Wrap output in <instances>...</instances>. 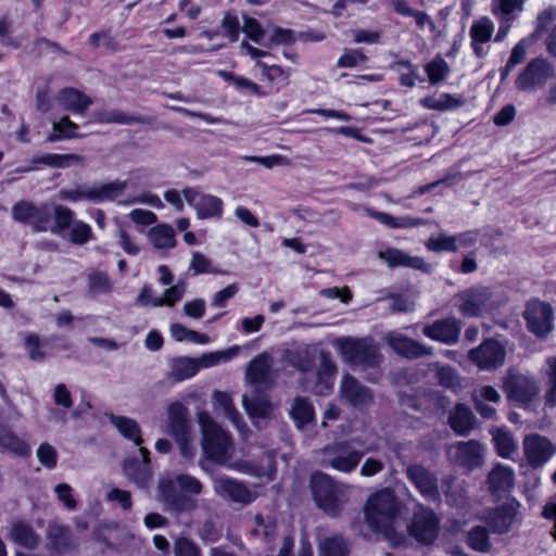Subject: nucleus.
<instances>
[{"label":"nucleus","instance_id":"f257e3e1","mask_svg":"<svg viewBox=\"0 0 556 556\" xmlns=\"http://www.w3.org/2000/svg\"><path fill=\"white\" fill-rule=\"evenodd\" d=\"M197 421L201 431V446L207 459L219 465L226 464L232 456L233 442L207 412H199Z\"/></svg>","mask_w":556,"mask_h":556},{"label":"nucleus","instance_id":"f03ea898","mask_svg":"<svg viewBox=\"0 0 556 556\" xmlns=\"http://www.w3.org/2000/svg\"><path fill=\"white\" fill-rule=\"evenodd\" d=\"M400 502L388 489L372 494L365 505V521L375 531L389 536L400 514Z\"/></svg>","mask_w":556,"mask_h":556},{"label":"nucleus","instance_id":"7ed1b4c3","mask_svg":"<svg viewBox=\"0 0 556 556\" xmlns=\"http://www.w3.org/2000/svg\"><path fill=\"white\" fill-rule=\"evenodd\" d=\"M333 346L338 349L345 363L362 367H374L380 362L377 345L368 338H339Z\"/></svg>","mask_w":556,"mask_h":556},{"label":"nucleus","instance_id":"20e7f679","mask_svg":"<svg viewBox=\"0 0 556 556\" xmlns=\"http://www.w3.org/2000/svg\"><path fill=\"white\" fill-rule=\"evenodd\" d=\"M311 488L317 506L325 513L337 516L341 511L346 502L345 491L336 485L329 476L321 472L313 475Z\"/></svg>","mask_w":556,"mask_h":556},{"label":"nucleus","instance_id":"39448f33","mask_svg":"<svg viewBox=\"0 0 556 556\" xmlns=\"http://www.w3.org/2000/svg\"><path fill=\"white\" fill-rule=\"evenodd\" d=\"M320 464L337 471L349 473L358 466L363 452L355 448L350 441L334 442L318 451Z\"/></svg>","mask_w":556,"mask_h":556},{"label":"nucleus","instance_id":"423d86ee","mask_svg":"<svg viewBox=\"0 0 556 556\" xmlns=\"http://www.w3.org/2000/svg\"><path fill=\"white\" fill-rule=\"evenodd\" d=\"M502 389L511 401L527 404L540 393V386L534 377L515 368H508L502 377Z\"/></svg>","mask_w":556,"mask_h":556},{"label":"nucleus","instance_id":"0eeeda50","mask_svg":"<svg viewBox=\"0 0 556 556\" xmlns=\"http://www.w3.org/2000/svg\"><path fill=\"white\" fill-rule=\"evenodd\" d=\"M11 215L15 222L31 227L35 232H46L52 218V207L47 203L20 200L12 206Z\"/></svg>","mask_w":556,"mask_h":556},{"label":"nucleus","instance_id":"6e6552de","mask_svg":"<svg viewBox=\"0 0 556 556\" xmlns=\"http://www.w3.org/2000/svg\"><path fill=\"white\" fill-rule=\"evenodd\" d=\"M554 76V66L545 59L531 60L516 78V88L522 92H536Z\"/></svg>","mask_w":556,"mask_h":556},{"label":"nucleus","instance_id":"1a4fd4ad","mask_svg":"<svg viewBox=\"0 0 556 556\" xmlns=\"http://www.w3.org/2000/svg\"><path fill=\"white\" fill-rule=\"evenodd\" d=\"M407 529L409 534L417 541L431 544L439 534L440 521L431 508L417 504Z\"/></svg>","mask_w":556,"mask_h":556},{"label":"nucleus","instance_id":"9d476101","mask_svg":"<svg viewBox=\"0 0 556 556\" xmlns=\"http://www.w3.org/2000/svg\"><path fill=\"white\" fill-rule=\"evenodd\" d=\"M175 481L169 478L159 480L156 486V500L163 504L166 511L180 514L191 511L197 507V503L187 494L177 492Z\"/></svg>","mask_w":556,"mask_h":556},{"label":"nucleus","instance_id":"9b49d317","mask_svg":"<svg viewBox=\"0 0 556 556\" xmlns=\"http://www.w3.org/2000/svg\"><path fill=\"white\" fill-rule=\"evenodd\" d=\"M523 454L533 469L545 465L556 453V446L544 435L527 434L522 440Z\"/></svg>","mask_w":556,"mask_h":556},{"label":"nucleus","instance_id":"f8f14e48","mask_svg":"<svg viewBox=\"0 0 556 556\" xmlns=\"http://www.w3.org/2000/svg\"><path fill=\"white\" fill-rule=\"evenodd\" d=\"M523 317L528 329L538 337H544L553 329V308L545 302L539 300L529 301Z\"/></svg>","mask_w":556,"mask_h":556},{"label":"nucleus","instance_id":"ddd939ff","mask_svg":"<svg viewBox=\"0 0 556 556\" xmlns=\"http://www.w3.org/2000/svg\"><path fill=\"white\" fill-rule=\"evenodd\" d=\"M404 473L425 500L440 501L438 478L428 468L420 464H410L405 468Z\"/></svg>","mask_w":556,"mask_h":556},{"label":"nucleus","instance_id":"4468645a","mask_svg":"<svg viewBox=\"0 0 556 556\" xmlns=\"http://www.w3.org/2000/svg\"><path fill=\"white\" fill-rule=\"evenodd\" d=\"M340 396L348 404L357 409H363L370 405L374 400L371 390L363 386L350 374L342 377L339 388Z\"/></svg>","mask_w":556,"mask_h":556},{"label":"nucleus","instance_id":"2eb2a0df","mask_svg":"<svg viewBox=\"0 0 556 556\" xmlns=\"http://www.w3.org/2000/svg\"><path fill=\"white\" fill-rule=\"evenodd\" d=\"M182 197L194 206L199 218H211L222 214L223 202L215 195L202 194L193 188H186L182 190Z\"/></svg>","mask_w":556,"mask_h":556},{"label":"nucleus","instance_id":"dca6fc26","mask_svg":"<svg viewBox=\"0 0 556 556\" xmlns=\"http://www.w3.org/2000/svg\"><path fill=\"white\" fill-rule=\"evenodd\" d=\"M387 343L392 348V350L407 358H418L425 355H431V349L426 348L419 342L400 333V332H389L386 336Z\"/></svg>","mask_w":556,"mask_h":556},{"label":"nucleus","instance_id":"f3484780","mask_svg":"<svg viewBox=\"0 0 556 556\" xmlns=\"http://www.w3.org/2000/svg\"><path fill=\"white\" fill-rule=\"evenodd\" d=\"M460 330V323L456 318H446L426 326L422 332L432 340L452 344L458 340Z\"/></svg>","mask_w":556,"mask_h":556},{"label":"nucleus","instance_id":"a211bd4d","mask_svg":"<svg viewBox=\"0 0 556 556\" xmlns=\"http://www.w3.org/2000/svg\"><path fill=\"white\" fill-rule=\"evenodd\" d=\"M167 429L166 432L174 435H182L192 431L188 418V407L181 402H172L166 407Z\"/></svg>","mask_w":556,"mask_h":556},{"label":"nucleus","instance_id":"6ab92c4d","mask_svg":"<svg viewBox=\"0 0 556 556\" xmlns=\"http://www.w3.org/2000/svg\"><path fill=\"white\" fill-rule=\"evenodd\" d=\"M517 507V502L508 501L489 514V532H507L516 519Z\"/></svg>","mask_w":556,"mask_h":556},{"label":"nucleus","instance_id":"aec40b11","mask_svg":"<svg viewBox=\"0 0 556 556\" xmlns=\"http://www.w3.org/2000/svg\"><path fill=\"white\" fill-rule=\"evenodd\" d=\"M213 407L215 413L220 414L225 418L229 419L239 432H243L247 429V425L236 409L229 393L223 391H214Z\"/></svg>","mask_w":556,"mask_h":556},{"label":"nucleus","instance_id":"412c9836","mask_svg":"<svg viewBox=\"0 0 556 556\" xmlns=\"http://www.w3.org/2000/svg\"><path fill=\"white\" fill-rule=\"evenodd\" d=\"M214 488L217 494L235 502L247 504L252 500L251 492L242 483L226 477L214 479Z\"/></svg>","mask_w":556,"mask_h":556},{"label":"nucleus","instance_id":"4be33fe9","mask_svg":"<svg viewBox=\"0 0 556 556\" xmlns=\"http://www.w3.org/2000/svg\"><path fill=\"white\" fill-rule=\"evenodd\" d=\"M460 301L459 311L465 316H478L486 302L484 288H472L457 294Z\"/></svg>","mask_w":556,"mask_h":556},{"label":"nucleus","instance_id":"5701e85b","mask_svg":"<svg viewBox=\"0 0 556 556\" xmlns=\"http://www.w3.org/2000/svg\"><path fill=\"white\" fill-rule=\"evenodd\" d=\"M106 417L123 438L132 441L136 445L143 443L141 427L136 419L112 413L106 414Z\"/></svg>","mask_w":556,"mask_h":556},{"label":"nucleus","instance_id":"b1692460","mask_svg":"<svg viewBox=\"0 0 556 556\" xmlns=\"http://www.w3.org/2000/svg\"><path fill=\"white\" fill-rule=\"evenodd\" d=\"M378 257L386 262L388 266L391 268L402 266L414 269H422L426 266V263L421 257L412 256L402 250L393 248H388L384 251H379Z\"/></svg>","mask_w":556,"mask_h":556},{"label":"nucleus","instance_id":"393cba45","mask_svg":"<svg viewBox=\"0 0 556 556\" xmlns=\"http://www.w3.org/2000/svg\"><path fill=\"white\" fill-rule=\"evenodd\" d=\"M58 102L63 110L72 111L77 114H84L92 104L91 98L74 88L61 90L58 96Z\"/></svg>","mask_w":556,"mask_h":556},{"label":"nucleus","instance_id":"a878e982","mask_svg":"<svg viewBox=\"0 0 556 556\" xmlns=\"http://www.w3.org/2000/svg\"><path fill=\"white\" fill-rule=\"evenodd\" d=\"M126 188L127 182L122 180L91 186L87 193V200L93 203L114 201L124 193Z\"/></svg>","mask_w":556,"mask_h":556},{"label":"nucleus","instance_id":"bb28decb","mask_svg":"<svg viewBox=\"0 0 556 556\" xmlns=\"http://www.w3.org/2000/svg\"><path fill=\"white\" fill-rule=\"evenodd\" d=\"M270 368V356L266 353L258 354L249 363L245 379L251 384L266 383L269 380Z\"/></svg>","mask_w":556,"mask_h":556},{"label":"nucleus","instance_id":"cd10ccee","mask_svg":"<svg viewBox=\"0 0 556 556\" xmlns=\"http://www.w3.org/2000/svg\"><path fill=\"white\" fill-rule=\"evenodd\" d=\"M490 433L496 454L502 458H511L518 447L513 432L506 427H494Z\"/></svg>","mask_w":556,"mask_h":556},{"label":"nucleus","instance_id":"c85d7f7f","mask_svg":"<svg viewBox=\"0 0 556 556\" xmlns=\"http://www.w3.org/2000/svg\"><path fill=\"white\" fill-rule=\"evenodd\" d=\"M448 424L456 433L463 435L475 428L476 417L468 406L458 404L450 412Z\"/></svg>","mask_w":556,"mask_h":556},{"label":"nucleus","instance_id":"c756f323","mask_svg":"<svg viewBox=\"0 0 556 556\" xmlns=\"http://www.w3.org/2000/svg\"><path fill=\"white\" fill-rule=\"evenodd\" d=\"M94 121L98 123H102V124H122V125L144 124V125H149L153 122V117H151V116H135V115H129L122 111L110 110V111L96 112Z\"/></svg>","mask_w":556,"mask_h":556},{"label":"nucleus","instance_id":"7c9ffc66","mask_svg":"<svg viewBox=\"0 0 556 556\" xmlns=\"http://www.w3.org/2000/svg\"><path fill=\"white\" fill-rule=\"evenodd\" d=\"M515 482V472L509 466L497 464L489 472V489L494 492H510Z\"/></svg>","mask_w":556,"mask_h":556},{"label":"nucleus","instance_id":"2f4dec72","mask_svg":"<svg viewBox=\"0 0 556 556\" xmlns=\"http://www.w3.org/2000/svg\"><path fill=\"white\" fill-rule=\"evenodd\" d=\"M123 472L139 488L147 486L152 477L150 465L143 464L135 457L126 458L123 462Z\"/></svg>","mask_w":556,"mask_h":556},{"label":"nucleus","instance_id":"473e14b6","mask_svg":"<svg viewBox=\"0 0 556 556\" xmlns=\"http://www.w3.org/2000/svg\"><path fill=\"white\" fill-rule=\"evenodd\" d=\"M47 538L58 552L67 551L76 545L71 529L58 522L48 526Z\"/></svg>","mask_w":556,"mask_h":556},{"label":"nucleus","instance_id":"72a5a7b5","mask_svg":"<svg viewBox=\"0 0 556 556\" xmlns=\"http://www.w3.org/2000/svg\"><path fill=\"white\" fill-rule=\"evenodd\" d=\"M242 404L251 418H267L274 412V405L266 395L254 393L251 396L243 395Z\"/></svg>","mask_w":556,"mask_h":556},{"label":"nucleus","instance_id":"f704fd0d","mask_svg":"<svg viewBox=\"0 0 556 556\" xmlns=\"http://www.w3.org/2000/svg\"><path fill=\"white\" fill-rule=\"evenodd\" d=\"M420 104L428 110L450 111L463 106L464 100L462 97L442 92L422 98Z\"/></svg>","mask_w":556,"mask_h":556},{"label":"nucleus","instance_id":"c9c22d12","mask_svg":"<svg viewBox=\"0 0 556 556\" xmlns=\"http://www.w3.org/2000/svg\"><path fill=\"white\" fill-rule=\"evenodd\" d=\"M10 539L28 549L36 548L40 542V536L34 531L33 527L22 521L13 522Z\"/></svg>","mask_w":556,"mask_h":556},{"label":"nucleus","instance_id":"e433bc0d","mask_svg":"<svg viewBox=\"0 0 556 556\" xmlns=\"http://www.w3.org/2000/svg\"><path fill=\"white\" fill-rule=\"evenodd\" d=\"M198 371L199 366L195 358L177 357L170 363L168 379L173 382L182 381L193 377Z\"/></svg>","mask_w":556,"mask_h":556},{"label":"nucleus","instance_id":"4c0bfd02","mask_svg":"<svg viewBox=\"0 0 556 556\" xmlns=\"http://www.w3.org/2000/svg\"><path fill=\"white\" fill-rule=\"evenodd\" d=\"M0 451L24 457L29 455L30 447L10 429L0 428Z\"/></svg>","mask_w":556,"mask_h":556},{"label":"nucleus","instance_id":"58836bf2","mask_svg":"<svg viewBox=\"0 0 556 556\" xmlns=\"http://www.w3.org/2000/svg\"><path fill=\"white\" fill-rule=\"evenodd\" d=\"M290 415L296 428L302 429L305 425L314 420L315 412L312 403L307 399L298 396L291 403Z\"/></svg>","mask_w":556,"mask_h":556},{"label":"nucleus","instance_id":"ea45409f","mask_svg":"<svg viewBox=\"0 0 556 556\" xmlns=\"http://www.w3.org/2000/svg\"><path fill=\"white\" fill-rule=\"evenodd\" d=\"M337 366L329 358V356L321 352L320 353V363L317 369V387L321 389L318 390L320 394H327L332 389V379L336 375Z\"/></svg>","mask_w":556,"mask_h":556},{"label":"nucleus","instance_id":"a19ab883","mask_svg":"<svg viewBox=\"0 0 556 556\" xmlns=\"http://www.w3.org/2000/svg\"><path fill=\"white\" fill-rule=\"evenodd\" d=\"M33 162L36 164H45L51 167L65 168L73 165H81L85 163V157L78 154H53L48 153L40 156H35Z\"/></svg>","mask_w":556,"mask_h":556},{"label":"nucleus","instance_id":"79ce46f5","mask_svg":"<svg viewBox=\"0 0 556 556\" xmlns=\"http://www.w3.org/2000/svg\"><path fill=\"white\" fill-rule=\"evenodd\" d=\"M148 239L155 249H172L176 245L173 227L162 224L148 231Z\"/></svg>","mask_w":556,"mask_h":556},{"label":"nucleus","instance_id":"37998d69","mask_svg":"<svg viewBox=\"0 0 556 556\" xmlns=\"http://www.w3.org/2000/svg\"><path fill=\"white\" fill-rule=\"evenodd\" d=\"M52 216L54 223L50 222L48 231L56 236H61L66 229H70L75 222L74 212L63 205H55L52 208Z\"/></svg>","mask_w":556,"mask_h":556},{"label":"nucleus","instance_id":"c03bdc74","mask_svg":"<svg viewBox=\"0 0 556 556\" xmlns=\"http://www.w3.org/2000/svg\"><path fill=\"white\" fill-rule=\"evenodd\" d=\"M425 72L430 84L438 85L448 76L451 68L447 62L441 55H438L425 65Z\"/></svg>","mask_w":556,"mask_h":556},{"label":"nucleus","instance_id":"a18cd8bd","mask_svg":"<svg viewBox=\"0 0 556 556\" xmlns=\"http://www.w3.org/2000/svg\"><path fill=\"white\" fill-rule=\"evenodd\" d=\"M187 290V282L184 280H179L176 285L167 288L163 295L157 298L155 302H153L154 307L160 306H174L177 302H179Z\"/></svg>","mask_w":556,"mask_h":556},{"label":"nucleus","instance_id":"49530a36","mask_svg":"<svg viewBox=\"0 0 556 556\" xmlns=\"http://www.w3.org/2000/svg\"><path fill=\"white\" fill-rule=\"evenodd\" d=\"M170 334L174 340L181 341H191L199 344H206L210 341V338L205 333H200L194 330L188 329L181 324H173L170 326Z\"/></svg>","mask_w":556,"mask_h":556},{"label":"nucleus","instance_id":"de8ad7c7","mask_svg":"<svg viewBox=\"0 0 556 556\" xmlns=\"http://www.w3.org/2000/svg\"><path fill=\"white\" fill-rule=\"evenodd\" d=\"M506 344L507 341L502 337L489 339V369L500 367L504 364Z\"/></svg>","mask_w":556,"mask_h":556},{"label":"nucleus","instance_id":"09e8293b","mask_svg":"<svg viewBox=\"0 0 556 556\" xmlns=\"http://www.w3.org/2000/svg\"><path fill=\"white\" fill-rule=\"evenodd\" d=\"M482 447L475 441L462 443L458 446V454L462 463L469 467H473L479 464L481 459Z\"/></svg>","mask_w":556,"mask_h":556},{"label":"nucleus","instance_id":"8fccbe9b","mask_svg":"<svg viewBox=\"0 0 556 556\" xmlns=\"http://www.w3.org/2000/svg\"><path fill=\"white\" fill-rule=\"evenodd\" d=\"M471 45L479 58L483 56V45L486 42V18L477 21L470 29Z\"/></svg>","mask_w":556,"mask_h":556},{"label":"nucleus","instance_id":"3c124183","mask_svg":"<svg viewBox=\"0 0 556 556\" xmlns=\"http://www.w3.org/2000/svg\"><path fill=\"white\" fill-rule=\"evenodd\" d=\"M239 351V346L230 348L223 352H212L203 354L200 358H195L199 369L201 367L207 368L215 366L222 362H226L237 355Z\"/></svg>","mask_w":556,"mask_h":556},{"label":"nucleus","instance_id":"603ef678","mask_svg":"<svg viewBox=\"0 0 556 556\" xmlns=\"http://www.w3.org/2000/svg\"><path fill=\"white\" fill-rule=\"evenodd\" d=\"M548 369L547 375V389L544 394L545 406H556V357H549L546 361Z\"/></svg>","mask_w":556,"mask_h":556},{"label":"nucleus","instance_id":"864d4df0","mask_svg":"<svg viewBox=\"0 0 556 556\" xmlns=\"http://www.w3.org/2000/svg\"><path fill=\"white\" fill-rule=\"evenodd\" d=\"M393 68L400 74L402 86L414 87L418 78L417 67L409 61L400 60L394 63Z\"/></svg>","mask_w":556,"mask_h":556},{"label":"nucleus","instance_id":"5fc2aeb1","mask_svg":"<svg viewBox=\"0 0 556 556\" xmlns=\"http://www.w3.org/2000/svg\"><path fill=\"white\" fill-rule=\"evenodd\" d=\"M112 288L113 283L106 274L94 271L88 276V289L92 295L109 293Z\"/></svg>","mask_w":556,"mask_h":556},{"label":"nucleus","instance_id":"6e6d98bb","mask_svg":"<svg viewBox=\"0 0 556 556\" xmlns=\"http://www.w3.org/2000/svg\"><path fill=\"white\" fill-rule=\"evenodd\" d=\"M321 556H346L348 547L341 536L327 538L320 543Z\"/></svg>","mask_w":556,"mask_h":556},{"label":"nucleus","instance_id":"4d7b16f0","mask_svg":"<svg viewBox=\"0 0 556 556\" xmlns=\"http://www.w3.org/2000/svg\"><path fill=\"white\" fill-rule=\"evenodd\" d=\"M36 456L38 462L49 470L54 469L58 465V451L50 443H41L36 451Z\"/></svg>","mask_w":556,"mask_h":556},{"label":"nucleus","instance_id":"13d9d810","mask_svg":"<svg viewBox=\"0 0 556 556\" xmlns=\"http://www.w3.org/2000/svg\"><path fill=\"white\" fill-rule=\"evenodd\" d=\"M92 237L91 227L83 220H75L71 226L68 240L78 245L87 243Z\"/></svg>","mask_w":556,"mask_h":556},{"label":"nucleus","instance_id":"bf43d9fd","mask_svg":"<svg viewBox=\"0 0 556 556\" xmlns=\"http://www.w3.org/2000/svg\"><path fill=\"white\" fill-rule=\"evenodd\" d=\"M426 247L430 251L434 252H442V251H450V252H456L457 247L455 245V238L454 236H448L445 233H440L437 237H430L427 242Z\"/></svg>","mask_w":556,"mask_h":556},{"label":"nucleus","instance_id":"052dcab7","mask_svg":"<svg viewBox=\"0 0 556 556\" xmlns=\"http://www.w3.org/2000/svg\"><path fill=\"white\" fill-rule=\"evenodd\" d=\"M175 556H201L200 547L190 539L180 536L174 542Z\"/></svg>","mask_w":556,"mask_h":556},{"label":"nucleus","instance_id":"680f3d73","mask_svg":"<svg viewBox=\"0 0 556 556\" xmlns=\"http://www.w3.org/2000/svg\"><path fill=\"white\" fill-rule=\"evenodd\" d=\"M521 9L522 0H498V2L493 5V12L496 15H501L505 22H509L513 18L511 13L514 11H521Z\"/></svg>","mask_w":556,"mask_h":556},{"label":"nucleus","instance_id":"e2e57ef3","mask_svg":"<svg viewBox=\"0 0 556 556\" xmlns=\"http://www.w3.org/2000/svg\"><path fill=\"white\" fill-rule=\"evenodd\" d=\"M179 489L187 494L199 495L203 491L202 483L194 477L189 475H179L175 479Z\"/></svg>","mask_w":556,"mask_h":556},{"label":"nucleus","instance_id":"0e129e2a","mask_svg":"<svg viewBox=\"0 0 556 556\" xmlns=\"http://www.w3.org/2000/svg\"><path fill=\"white\" fill-rule=\"evenodd\" d=\"M242 31L255 43L261 42L265 35L261 24L255 18L249 16L243 17Z\"/></svg>","mask_w":556,"mask_h":556},{"label":"nucleus","instance_id":"69168bd1","mask_svg":"<svg viewBox=\"0 0 556 556\" xmlns=\"http://www.w3.org/2000/svg\"><path fill=\"white\" fill-rule=\"evenodd\" d=\"M78 128V125L73 123L68 117L61 118L60 122L53 123V130L60 135H53L49 137L50 141L59 140L61 137L74 138L76 135L74 131Z\"/></svg>","mask_w":556,"mask_h":556},{"label":"nucleus","instance_id":"338daca9","mask_svg":"<svg viewBox=\"0 0 556 556\" xmlns=\"http://www.w3.org/2000/svg\"><path fill=\"white\" fill-rule=\"evenodd\" d=\"M439 381L443 387L458 391L463 388L460 377L450 367H443L439 370Z\"/></svg>","mask_w":556,"mask_h":556},{"label":"nucleus","instance_id":"774afa93","mask_svg":"<svg viewBox=\"0 0 556 556\" xmlns=\"http://www.w3.org/2000/svg\"><path fill=\"white\" fill-rule=\"evenodd\" d=\"M469 546L476 551L484 552L486 549V529L484 527H475L467 538Z\"/></svg>","mask_w":556,"mask_h":556}]
</instances>
